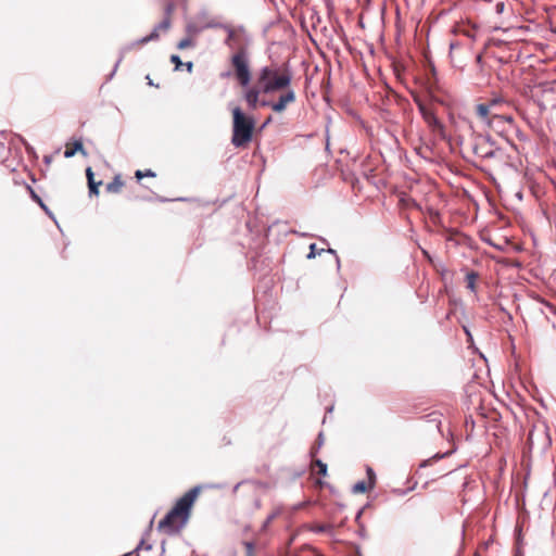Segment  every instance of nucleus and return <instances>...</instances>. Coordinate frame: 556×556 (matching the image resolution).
<instances>
[{
  "mask_svg": "<svg viewBox=\"0 0 556 556\" xmlns=\"http://www.w3.org/2000/svg\"><path fill=\"white\" fill-rule=\"evenodd\" d=\"M156 174L151 170V169H146V170H136L135 173V177L137 178V181L139 182L142 178L144 177H155Z\"/></svg>",
  "mask_w": 556,
  "mask_h": 556,
  "instance_id": "16",
  "label": "nucleus"
},
{
  "mask_svg": "<svg viewBox=\"0 0 556 556\" xmlns=\"http://www.w3.org/2000/svg\"><path fill=\"white\" fill-rule=\"evenodd\" d=\"M367 476H368V483H370V485L374 486L376 476H375L372 468H370V467L367 468Z\"/></svg>",
  "mask_w": 556,
  "mask_h": 556,
  "instance_id": "21",
  "label": "nucleus"
},
{
  "mask_svg": "<svg viewBox=\"0 0 556 556\" xmlns=\"http://www.w3.org/2000/svg\"><path fill=\"white\" fill-rule=\"evenodd\" d=\"M549 437L544 426H534L528 434V444L530 448L535 446L545 447L549 445Z\"/></svg>",
  "mask_w": 556,
  "mask_h": 556,
  "instance_id": "8",
  "label": "nucleus"
},
{
  "mask_svg": "<svg viewBox=\"0 0 556 556\" xmlns=\"http://www.w3.org/2000/svg\"><path fill=\"white\" fill-rule=\"evenodd\" d=\"M170 61L175 64V70H179L180 66L182 65V62L178 55L173 54L170 56Z\"/></svg>",
  "mask_w": 556,
  "mask_h": 556,
  "instance_id": "22",
  "label": "nucleus"
},
{
  "mask_svg": "<svg viewBox=\"0 0 556 556\" xmlns=\"http://www.w3.org/2000/svg\"><path fill=\"white\" fill-rule=\"evenodd\" d=\"M415 101L418 105V109L420 111V114H421L425 123L428 125L431 132H433L435 136H438L441 139H445V137H446L445 127L440 122V119L437 117V114H435L433 108L430 104H428L419 99H416Z\"/></svg>",
  "mask_w": 556,
  "mask_h": 556,
  "instance_id": "6",
  "label": "nucleus"
},
{
  "mask_svg": "<svg viewBox=\"0 0 556 556\" xmlns=\"http://www.w3.org/2000/svg\"><path fill=\"white\" fill-rule=\"evenodd\" d=\"M86 176H87V180H88V186H91V185H94L97 184L93 179V173H92V169L91 167H88L86 169Z\"/></svg>",
  "mask_w": 556,
  "mask_h": 556,
  "instance_id": "20",
  "label": "nucleus"
},
{
  "mask_svg": "<svg viewBox=\"0 0 556 556\" xmlns=\"http://www.w3.org/2000/svg\"><path fill=\"white\" fill-rule=\"evenodd\" d=\"M282 93L279 96L278 100L276 102H265L263 101L261 105L263 106H269L274 112L281 113L283 112L288 105L295 102L296 96L293 89L290 87L286 88L285 90H281Z\"/></svg>",
  "mask_w": 556,
  "mask_h": 556,
  "instance_id": "7",
  "label": "nucleus"
},
{
  "mask_svg": "<svg viewBox=\"0 0 556 556\" xmlns=\"http://www.w3.org/2000/svg\"><path fill=\"white\" fill-rule=\"evenodd\" d=\"M314 467L317 468V473L318 475H320V476H326L327 475V465L325 463H323L321 460L316 459L314 462Z\"/></svg>",
  "mask_w": 556,
  "mask_h": 556,
  "instance_id": "18",
  "label": "nucleus"
},
{
  "mask_svg": "<svg viewBox=\"0 0 556 556\" xmlns=\"http://www.w3.org/2000/svg\"><path fill=\"white\" fill-rule=\"evenodd\" d=\"M231 65L237 80L241 86H248L251 80V71L247 51L241 48L231 56Z\"/></svg>",
  "mask_w": 556,
  "mask_h": 556,
  "instance_id": "5",
  "label": "nucleus"
},
{
  "mask_svg": "<svg viewBox=\"0 0 556 556\" xmlns=\"http://www.w3.org/2000/svg\"><path fill=\"white\" fill-rule=\"evenodd\" d=\"M244 547H245L247 556H253V552H254V545H253V543H251V542H245V543H244Z\"/></svg>",
  "mask_w": 556,
  "mask_h": 556,
  "instance_id": "23",
  "label": "nucleus"
},
{
  "mask_svg": "<svg viewBox=\"0 0 556 556\" xmlns=\"http://www.w3.org/2000/svg\"><path fill=\"white\" fill-rule=\"evenodd\" d=\"M175 9H176V5H175L174 1L168 0L164 7V13H165L164 17H169V20L172 21V15H173Z\"/></svg>",
  "mask_w": 556,
  "mask_h": 556,
  "instance_id": "17",
  "label": "nucleus"
},
{
  "mask_svg": "<svg viewBox=\"0 0 556 556\" xmlns=\"http://www.w3.org/2000/svg\"><path fill=\"white\" fill-rule=\"evenodd\" d=\"M45 161H46L47 163H50V162H51V157H50V156H45Z\"/></svg>",
  "mask_w": 556,
  "mask_h": 556,
  "instance_id": "28",
  "label": "nucleus"
},
{
  "mask_svg": "<svg viewBox=\"0 0 556 556\" xmlns=\"http://www.w3.org/2000/svg\"><path fill=\"white\" fill-rule=\"evenodd\" d=\"M192 43L193 42L190 38H184L178 42L177 48L180 50H184V49L190 48L192 46Z\"/></svg>",
  "mask_w": 556,
  "mask_h": 556,
  "instance_id": "19",
  "label": "nucleus"
},
{
  "mask_svg": "<svg viewBox=\"0 0 556 556\" xmlns=\"http://www.w3.org/2000/svg\"><path fill=\"white\" fill-rule=\"evenodd\" d=\"M324 530H325V526L318 527V531H324Z\"/></svg>",
  "mask_w": 556,
  "mask_h": 556,
  "instance_id": "29",
  "label": "nucleus"
},
{
  "mask_svg": "<svg viewBox=\"0 0 556 556\" xmlns=\"http://www.w3.org/2000/svg\"><path fill=\"white\" fill-rule=\"evenodd\" d=\"M473 151L478 156H481L484 159L494 156V151H493L491 144L484 139H481L480 142L475 144Z\"/></svg>",
  "mask_w": 556,
  "mask_h": 556,
  "instance_id": "11",
  "label": "nucleus"
},
{
  "mask_svg": "<svg viewBox=\"0 0 556 556\" xmlns=\"http://www.w3.org/2000/svg\"><path fill=\"white\" fill-rule=\"evenodd\" d=\"M172 21L169 17H164V20L154 27L152 33L139 40L136 41V45L141 47L150 41L157 40L160 37V31H167L170 28Z\"/></svg>",
  "mask_w": 556,
  "mask_h": 556,
  "instance_id": "9",
  "label": "nucleus"
},
{
  "mask_svg": "<svg viewBox=\"0 0 556 556\" xmlns=\"http://www.w3.org/2000/svg\"><path fill=\"white\" fill-rule=\"evenodd\" d=\"M28 189H29V191L31 193V198L35 201H37L40 204V206L45 207V204L42 203L41 199L35 193V191L30 187H28Z\"/></svg>",
  "mask_w": 556,
  "mask_h": 556,
  "instance_id": "25",
  "label": "nucleus"
},
{
  "mask_svg": "<svg viewBox=\"0 0 556 556\" xmlns=\"http://www.w3.org/2000/svg\"><path fill=\"white\" fill-rule=\"evenodd\" d=\"M374 486H371L370 483L365 482V481H359V482L354 484L353 492L354 493H365V492H367L368 490H370Z\"/></svg>",
  "mask_w": 556,
  "mask_h": 556,
  "instance_id": "15",
  "label": "nucleus"
},
{
  "mask_svg": "<svg viewBox=\"0 0 556 556\" xmlns=\"http://www.w3.org/2000/svg\"><path fill=\"white\" fill-rule=\"evenodd\" d=\"M509 106L508 102L502 97H494L485 103H480L476 106L478 117L485 121L490 127L494 122H506L511 124L514 118L504 113L503 109Z\"/></svg>",
  "mask_w": 556,
  "mask_h": 556,
  "instance_id": "4",
  "label": "nucleus"
},
{
  "mask_svg": "<svg viewBox=\"0 0 556 556\" xmlns=\"http://www.w3.org/2000/svg\"><path fill=\"white\" fill-rule=\"evenodd\" d=\"M315 248H316V244H315V243L311 244V247H309V250H311V251H309V253H308V255H307V257H308V258H313V257H315V255H316V254H315Z\"/></svg>",
  "mask_w": 556,
  "mask_h": 556,
  "instance_id": "26",
  "label": "nucleus"
},
{
  "mask_svg": "<svg viewBox=\"0 0 556 556\" xmlns=\"http://www.w3.org/2000/svg\"><path fill=\"white\" fill-rule=\"evenodd\" d=\"M124 187L125 181L122 179L121 175H116L113 180L106 185L105 189L110 193H119Z\"/></svg>",
  "mask_w": 556,
  "mask_h": 556,
  "instance_id": "13",
  "label": "nucleus"
},
{
  "mask_svg": "<svg viewBox=\"0 0 556 556\" xmlns=\"http://www.w3.org/2000/svg\"><path fill=\"white\" fill-rule=\"evenodd\" d=\"M292 72L288 65L265 66L260 71L257 84L262 87L263 93H273L290 87Z\"/></svg>",
  "mask_w": 556,
  "mask_h": 556,
  "instance_id": "2",
  "label": "nucleus"
},
{
  "mask_svg": "<svg viewBox=\"0 0 556 556\" xmlns=\"http://www.w3.org/2000/svg\"><path fill=\"white\" fill-rule=\"evenodd\" d=\"M77 152L81 153L84 156L87 155V152L83 146L80 140H76L74 142H67L65 144L64 156L66 159L73 157Z\"/></svg>",
  "mask_w": 556,
  "mask_h": 556,
  "instance_id": "12",
  "label": "nucleus"
},
{
  "mask_svg": "<svg viewBox=\"0 0 556 556\" xmlns=\"http://www.w3.org/2000/svg\"><path fill=\"white\" fill-rule=\"evenodd\" d=\"M200 492L201 486H194L186 492L166 516L159 521V530L167 534L179 532L188 522L191 509Z\"/></svg>",
  "mask_w": 556,
  "mask_h": 556,
  "instance_id": "1",
  "label": "nucleus"
},
{
  "mask_svg": "<svg viewBox=\"0 0 556 556\" xmlns=\"http://www.w3.org/2000/svg\"><path fill=\"white\" fill-rule=\"evenodd\" d=\"M478 278H479V275L476 271H469L466 275L467 288L472 292H476V290H477Z\"/></svg>",
  "mask_w": 556,
  "mask_h": 556,
  "instance_id": "14",
  "label": "nucleus"
},
{
  "mask_svg": "<svg viewBox=\"0 0 556 556\" xmlns=\"http://www.w3.org/2000/svg\"><path fill=\"white\" fill-rule=\"evenodd\" d=\"M102 182L101 181H98V184H94V185H91V186H88L89 187V191L91 194H94V195H98L99 194V186L101 185Z\"/></svg>",
  "mask_w": 556,
  "mask_h": 556,
  "instance_id": "24",
  "label": "nucleus"
},
{
  "mask_svg": "<svg viewBox=\"0 0 556 556\" xmlns=\"http://www.w3.org/2000/svg\"><path fill=\"white\" fill-rule=\"evenodd\" d=\"M187 67H188V70H189V71H191V68H192V63H191V62H188V63H187Z\"/></svg>",
  "mask_w": 556,
  "mask_h": 556,
  "instance_id": "27",
  "label": "nucleus"
},
{
  "mask_svg": "<svg viewBox=\"0 0 556 556\" xmlns=\"http://www.w3.org/2000/svg\"><path fill=\"white\" fill-rule=\"evenodd\" d=\"M255 122L248 116L239 106L232 109V137L231 143L236 148L247 147L253 137Z\"/></svg>",
  "mask_w": 556,
  "mask_h": 556,
  "instance_id": "3",
  "label": "nucleus"
},
{
  "mask_svg": "<svg viewBox=\"0 0 556 556\" xmlns=\"http://www.w3.org/2000/svg\"><path fill=\"white\" fill-rule=\"evenodd\" d=\"M263 93L262 87L258 84L255 87L248 89L244 93V99L250 109L254 110L258 105L260 94Z\"/></svg>",
  "mask_w": 556,
  "mask_h": 556,
  "instance_id": "10",
  "label": "nucleus"
}]
</instances>
